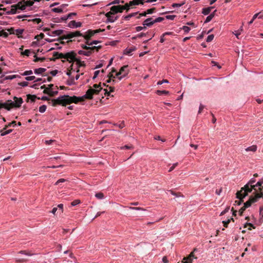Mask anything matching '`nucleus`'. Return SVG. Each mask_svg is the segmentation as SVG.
Listing matches in <instances>:
<instances>
[{"label": "nucleus", "mask_w": 263, "mask_h": 263, "mask_svg": "<svg viewBox=\"0 0 263 263\" xmlns=\"http://www.w3.org/2000/svg\"><path fill=\"white\" fill-rule=\"evenodd\" d=\"M100 91V89H93L90 87L86 92V94L83 97H78L75 96H69L68 95L61 96L57 99H52L51 102H49V104H51L52 106H56L57 105H61L66 106L71 103L77 104L79 102L84 101L85 99L91 100L93 99L94 95H98Z\"/></svg>", "instance_id": "1"}, {"label": "nucleus", "mask_w": 263, "mask_h": 263, "mask_svg": "<svg viewBox=\"0 0 263 263\" xmlns=\"http://www.w3.org/2000/svg\"><path fill=\"white\" fill-rule=\"evenodd\" d=\"M13 100L14 102H12L11 100H9L5 102L4 108L8 110H10L12 108H18L20 107L22 104L23 103V101L22 98H17L16 97H14Z\"/></svg>", "instance_id": "2"}, {"label": "nucleus", "mask_w": 263, "mask_h": 263, "mask_svg": "<svg viewBox=\"0 0 263 263\" xmlns=\"http://www.w3.org/2000/svg\"><path fill=\"white\" fill-rule=\"evenodd\" d=\"M76 55H77V54L74 51H71L70 52L64 53V60H62V62L63 63H64L66 60L67 61L69 62V63H72V64H71V66L70 67V68H71V69H73L72 68L73 63L74 62H75V61L77 59Z\"/></svg>", "instance_id": "3"}, {"label": "nucleus", "mask_w": 263, "mask_h": 263, "mask_svg": "<svg viewBox=\"0 0 263 263\" xmlns=\"http://www.w3.org/2000/svg\"><path fill=\"white\" fill-rule=\"evenodd\" d=\"M263 196L262 192L261 193H256L254 196H251L250 197L249 200L244 203L243 206L245 208H248L251 205V204L257 201L258 199Z\"/></svg>", "instance_id": "4"}, {"label": "nucleus", "mask_w": 263, "mask_h": 263, "mask_svg": "<svg viewBox=\"0 0 263 263\" xmlns=\"http://www.w3.org/2000/svg\"><path fill=\"white\" fill-rule=\"evenodd\" d=\"M256 182V180L254 178H252L249 182L244 186V187L241 189V190H243V191H246V193L248 194V193L251 192L252 189L256 190L255 187L256 186V184L254 185V183Z\"/></svg>", "instance_id": "5"}, {"label": "nucleus", "mask_w": 263, "mask_h": 263, "mask_svg": "<svg viewBox=\"0 0 263 263\" xmlns=\"http://www.w3.org/2000/svg\"><path fill=\"white\" fill-rule=\"evenodd\" d=\"M248 195L246 191H243V190H240L236 193V198H238V200H236L235 201V204L239 205L241 204V203L243 201V198Z\"/></svg>", "instance_id": "6"}, {"label": "nucleus", "mask_w": 263, "mask_h": 263, "mask_svg": "<svg viewBox=\"0 0 263 263\" xmlns=\"http://www.w3.org/2000/svg\"><path fill=\"white\" fill-rule=\"evenodd\" d=\"M128 67V65H124L120 69L119 72H116V76L117 77H119V79L120 80H121L123 77H125L128 74L129 72Z\"/></svg>", "instance_id": "7"}, {"label": "nucleus", "mask_w": 263, "mask_h": 263, "mask_svg": "<svg viewBox=\"0 0 263 263\" xmlns=\"http://www.w3.org/2000/svg\"><path fill=\"white\" fill-rule=\"evenodd\" d=\"M104 30V29L102 30L101 29L95 30L89 29L86 32V34L84 35L83 37L86 40H90V38L96 33H99L101 31H103Z\"/></svg>", "instance_id": "8"}, {"label": "nucleus", "mask_w": 263, "mask_h": 263, "mask_svg": "<svg viewBox=\"0 0 263 263\" xmlns=\"http://www.w3.org/2000/svg\"><path fill=\"white\" fill-rule=\"evenodd\" d=\"M197 251V249L195 248L190 255L184 257L183 260L181 261V263H192V260L193 258L197 259V257H196L194 255V252Z\"/></svg>", "instance_id": "9"}, {"label": "nucleus", "mask_w": 263, "mask_h": 263, "mask_svg": "<svg viewBox=\"0 0 263 263\" xmlns=\"http://www.w3.org/2000/svg\"><path fill=\"white\" fill-rule=\"evenodd\" d=\"M123 9L121 5L113 6L110 8V12L113 14H115L117 13L122 12Z\"/></svg>", "instance_id": "10"}, {"label": "nucleus", "mask_w": 263, "mask_h": 263, "mask_svg": "<svg viewBox=\"0 0 263 263\" xmlns=\"http://www.w3.org/2000/svg\"><path fill=\"white\" fill-rule=\"evenodd\" d=\"M113 15L114 14L109 11L105 14V16L107 18L108 22L113 23L118 19V17L117 16L114 17Z\"/></svg>", "instance_id": "11"}, {"label": "nucleus", "mask_w": 263, "mask_h": 263, "mask_svg": "<svg viewBox=\"0 0 263 263\" xmlns=\"http://www.w3.org/2000/svg\"><path fill=\"white\" fill-rule=\"evenodd\" d=\"M82 25L81 22H77L75 21H70L68 25V26L70 28H78L80 27Z\"/></svg>", "instance_id": "12"}, {"label": "nucleus", "mask_w": 263, "mask_h": 263, "mask_svg": "<svg viewBox=\"0 0 263 263\" xmlns=\"http://www.w3.org/2000/svg\"><path fill=\"white\" fill-rule=\"evenodd\" d=\"M13 5L14 6H15L16 10L20 9L21 10H24L26 9V5H25L24 1L20 2L17 4Z\"/></svg>", "instance_id": "13"}, {"label": "nucleus", "mask_w": 263, "mask_h": 263, "mask_svg": "<svg viewBox=\"0 0 263 263\" xmlns=\"http://www.w3.org/2000/svg\"><path fill=\"white\" fill-rule=\"evenodd\" d=\"M75 37L74 33V32H70L68 33H67L66 35H64L61 37H60L61 40H64V39H70L73 37Z\"/></svg>", "instance_id": "14"}, {"label": "nucleus", "mask_w": 263, "mask_h": 263, "mask_svg": "<svg viewBox=\"0 0 263 263\" xmlns=\"http://www.w3.org/2000/svg\"><path fill=\"white\" fill-rule=\"evenodd\" d=\"M64 32V30H57L52 31L50 34L49 33H48V34L49 35H53V36L60 35L63 34Z\"/></svg>", "instance_id": "15"}, {"label": "nucleus", "mask_w": 263, "mask_h": 263, "mask_svg": "<svg viewBox=\"0 0 263 263\" xmlns=\"http://www.w3.org/2000/svg\"><path fill=\"white\" fill-rule=\"evenodd\" d=\"M145 0H133L130 1V5L136 6L139 4H143Z\"/></svg>", "instance_id": "16"}, {"label": "nucleus", "mask_w": 263, "mask_h": 263, "mask_svg": "<svg viewBox=\"0 0 263 263\" xmlns=\"http://www.w3.org/2000/svg\"><path fill=\"white\" fill-rule=\"evenodd\" d=\"M151 18V23H152V25H154L156 23L161 22L164 20V17H158L155 19H153L152 17H149Z\"/></svg>", "instance_id": "17"}, {"label": "nucleus", "mask_w": 263, "mask_h": 263, "mask_svg": "<svg viewBox=\"0 0 263 263\" xmlns=\"http://www.w3.org/2000/svg\"><path fill=\"white\" fill-rule=\"evenodd\" d=\"M136 48L135 46H133L129 48H126L124 51V54H127V55H131V53L136 50Z\"/></svg>", "instance_id": "18"}, {"label": "nucleus", "mask_w": 263, "mask_h": 263, "mask_svg": "<svg viewBox=\"0 0 263 263\" xmlns=\"http://www.w3.org/2000/svg\"><path fill=\"white\" fill-rule=\"evenodd\" d=\"M53 56L56 57L58 59H64V53H60L58 52H54L53 54Z\"/></svg>", "instance_id": "19"}, {"label": "nucleus", "mask_w": 263, "mask_h": 263, "mask_svg": "<svg viewBox=\"0 0 263 263\" xmlns=\"http://www.w3.org/2000/svg\"><path fill=\"white\" fill-rule=\"evenodd\" d=\"M216 12V10H215L213 13H212L208 16H207L204 23H207L210 22L212 20V18L214 17L215 13Z\"/></svg>", "instance_id": "20"}, {"label": "nucleus", "mask_w": 263, "mask_h": 263, "mask_svg": "<svg viewBox=\"0 0 263 263\" xmlns=\"http://www.w3.org/2000/svg\"><path fill=\"white\" fill-rule=\"evenodd\" d=\"M12 132V129L6 130V129H4V128L2 130H0L1 135L2 136H4L7 134H9L11 133Z\"/></svg>", "instance_id": "21"}, {"label": "nucleus", "mask_w": 263, "mask_h": 263, "mask_svg": "<svg viewBox=\"0 0 263 263\" xmlns=\"http://www.w3.org/2000/svg\"><path fill=\"white\" fill-rule=\"evenodd\" d=\"M213 8V7H208V8H203L202 9V13L204 14V15H208L209 14L211 10Z\"/></svg>", "instance_id": "22"}, {"label": "nucleus", "mask_w": 263, "mask_h": 263, "mask_svg": "<svg viewBox=\"0 0 263 263\" xmlns=\"http://www.w3.org/2000/svg\"><path fill=\"white\" fill-rule=\"evenodd\" d=\"M151 18H148L146 19L143 22V25L146 26L147 27H151L152 26V23H151Z\"/></svg>", "instance_id": "23"}, {"label": "nucleus", "mask_w": 263, "mask_h": 263, "mask_svg": "<svg viewBox=\"0 0 263 263\" xmlns=\"http://www.w3.org/2000/svg\"><path fill=\"white\" fill-rule=\"evenodd\" d=\"M16 9L15 8V6H14V5L11 6V8L9 11H6V13L8 14H15L16 13Z\"/></svg>", "instance_id": "24"}, {"label": "nucleus", "mask_w": 263, "mask_h": 263, "mask_svg": "<svg viewBox=\"0 0 263 263\" xmlns=\"http://www.w3.org/2000/svg\"><path fill=\"white\" fill-rule=\"evenodd\" d=\"M46 70V69L45 68H39L37 69H35L34 70V73L35 74H39L42 73L43 72H44Z\"/></svg>", "instance_id": "25"}, {"label": "nucleus", "mask_w": 263, "mask_h": 263, "mask_svg": "<svg viewBox=\"0 0 263 263\" xmlns=\"http://www.w3.org/2000/svg\"><path fill=\"white\" fill-rule=\"evenodd\" d=\"M75 62H76V64L78 65V67L85 66V64L84 63V62H81L80 59L77 58Z\"/></svg>", "instance_id": "26"}, {"label": "nucleus", "mask_w": 263, "mask_h": 263, "mask_svg": "<svg viewBox=\"0 0 263 263\" xmlns=\"http://www.w3.org/2000/svg\"><path fill=\"white\" fill-rule=\"evenodd\" d=\"M138 14V12H134L130 13L126 16H123V18L125 20H129L132 17Z\"/></svg>", "instance_id": "27"}, {"label": "nucleus", "mask_w": 263, "mask_h": 263, "mask_svg": "<svg viewBox=\"0 0 263 263\" xmlns=\"http://www.w3.org/2000/svg\"><path fill=\"white\" fill-rule=\"evenodd\" d=\"M133 5H130V2L128 3L125 4L124 5L122 6L123 11L126 10L127 11L130 9V7H132Z\"/></svg>", "instance_id": "28"}, {"label": "nucleus", "mask_w": 263, "mask_h": 263, "mask_svg": "<svg viewBox=\"0 0 263 263\" xmlns=\"http://www.w3.org/2000/svg\"><path fill=\"white\" fill-rule=\"evenodd\" d=\"M263 179H262L261 180L258 181L257 183L256 184V186H261V187L259 188V190L260 191V193L261 192H263V191H262V190L263 189Z\"/></svg>", "instance_id": "29"}, {"label": "nucleus", "mask_w": 263, "mask_h": 263, "mask_svg": "<svg viewBox=\"0 0 263 263\" xmlns=\"http://www.w3.org/2000/svg\"><path fill=\"white\" fill-rule=\"evenodd\" d=\"M257 150V146L256 145H252L251 146L248 147L246 149V151H252V152H255Z\"/></svg>", "instance_id": "30"}, {"label": "nucleus", "mask_w": 263, "mask_h": 263, "mask_svg": "<svg viewBox=\"0 0 263 263\" xmlns=\"http://www.w3.org/2000/svg\"><path fill=\"white\" fill-rule=\"evenodd\" d=\"M156 93L158 95H168L169 94V91L166 90H157Z\"/></svg>", "instance_id": "31"}, {"label": "nucleus", "mask_w": 263, "mask_h": 263, "mask_svg": "<svg viewBox=\"0 0 263 263\" xmlns=\"http://www.w3.org/2000/svg\"><path fill=\"white\" fill-rule=\"evenodd\" d=\"M27 100H30L32 102H34L35 99H36V96L35 95H28L27 96Z\"/></svg>", "instance_id": "32"}, {"label": "nucleus", "mask_w": 263, "mask_h": 263, "mask_svg": "<svg viewBox=\"0 0 263 263\" xmlns=\"http://www.w3.org/2000/svg\"><path fill=\"white\" fill-rule=\"evenodd\" d=\"M101 48H102L101 46H92V47H90V49H89V50H91L92 53L95 50H96L97 51H98Z\"/></svg>", "instance_id": "33"}, {"label": "nucleus", "mask_w": 263, "mask_h": 263, "mask_svg": "<svg viewBox=\"0 0 263 263\" xmlns=\"http://www.w3.org/2000/svg\"><path fill=\"white\" fill-rule=\"evenodd\" d=\"M16 125V122L15 121H12L11 123H9L7 125H6L4 127V129H6L8 127H10L11 125H13V126H15Z\"/></svg>", "instance_id": "34"}, {"label": "nucleus", "mask_w": 263, "mask_h": 263, "mask_svg": "<svg viewBox=\"0 0 263 263\" xmlns=\"http://www.w3.org/2000/svg\"><path fill=\"white\" fill-rule=\"evenodd\" d=\"M52 11L56 13H62L63 12V10H62V8H60V7L58 8H54L52 9Z\"/></svg>", "instance_id": "35"}, {"label": "nucleus", "mask_w": 263, "mask_h": 263, "mask_svg": "<svg viewBox=\"0 0 263 263\" xmlns=\"http://www.w3.org/2000/svg\"><path fill=\"white\" fill-rule=\"evenodd\" d=\"M74 78H71L69 80H68L67 81V84L68 85H72L73 84H74Z\"/></svg>", "instance_id": "36"}, {"label": "nucleus", "mask_w": 263, "mask_h": 263, "mask_svg": "<svg viewBox=\"0 0 263 263\" xmlns=\"http://www.w3.org/2000/svg\"><path fill=\"white\" fill-rule=\"evenodd\" d=\"M259 13H260V12H259V13H257L253 15V17H252V20H251L250 22H248V24H249V25H251V24H252L253 23L254 21V20L257 18V17L259 15Z\"/></svg>", "instance_id": "37"}, {"label": "nucleus", "mask_w": 263, "mask_h": 263, "mask_svg": "<svg viewBox=\"0 0 263 263\" xmlns=\"http://www.w3.org/2000/svg\"><path fill=\"white\" fill-rule=\"evenodd\" d=\"M33 4L34 2L32 0L25 1V5H26V7L27 6H31L33 5Z\"/></svg>", "instance_id": "38"}, {"label": "nucleus", "mask_w": 263, "mask_h": 263, "mask_svg": "<svg viewBox=\"0 0 263 263\" xmlns=\"http://www.w3.org/2000/svg\"><path fill=\"white\" fill-rule=\"evenodd\" d=\"M76 15L77 13L76 12L70 13L67 15H66V18L68 19H72L74 16Z\"/></svg>", "instance_id": "39"}, {"label": "nucleus", "mask_w": 263, "mask_h": 263, "mask_svg": "<svg viewBox=\"0 0 263 263\" xmlns=\"http://www.w3.org/2000/svg\"><path fill=\"white\" fill-rule=\"evenodd\" d=\"M34 57L35 58V59L34 60V62H37L38 61L43 62L45 60V58H44V57L37 58V57H36V55H35Z\"/></svg>", "instance_id": "40"}, {"label": "nucleus", "mask_w": 263, "mask_h": 263, "mask_svg": "<svg viewBox=\"0 0 263 263\" xmlns=\"http://www.w3.org/2000/svg\"><path fill=\"white\" fill-rule=\"evenodd\" d=\"M46 108L45 105H43L39 107V111L41 113H43L45 111Z\"/></svg>", "instance_id": "41"}, {"label": "nucleus", "mask_w": 263, "mask_h": 263, "mask_svg": "<svg viewBox=\"0 0 263 263\" xmlns=\"http://www.w3.org/2000/svg\"><path fill=\"white\" fill-rule=\"evenodd\" d=\"M23 29H16L15 30V34L20 37V35H21L23 33Z\"/></svg>", "instance_id": "42"}, {"label": "nucleus", "mask_w": 263, "mask_h": 263, "mask_svg": "<svg viewBox=\"0 0 263 263\" xmlns=\"http://www.w3.org/2000/svg\"><path fill=\"white\" fill-rule=\"evenodd\" d=\"M4 36L6 38L8 36V33L4 30L0 31V36Z\"/></svg>", "instance_id": "43"}, {"label": "nucleus", "mask_w": 263, "mask_h": 263, "mask_svg": "<svg viewBox=\"0 0 263 263\" xmlns=\"http://www.w3.org/2000/svg\"><path fill=\"white\" fill-rule=\"evenodd\" d=\"M156 10V9L155 8H152L147 9L146 10V13H147V14H152V13L155 12Z\"/></svg>", "instance_id": "44"}, {"label": "nucleus", "mask_w": 263, "mask_h": 263, "mask_svg": "<svg viewBox=\"0 0 263 263\" xmlns=\"http://www.w3.org/2000/svg\"><path fill=\"white\" fill-rule=\"evenodd\" d=\"M44 37V34L43 33H41L40 34L36 35L35 36V39H36L37 41H39L40 39H43Z\"/></svg>", "instance_id": "45"}, {"label": "nucleus", "mask_w": 263, "mask_h": 263, "mask_svg": "<svg viewBox=\"0 0 263 263\" xmlns=\"http://www.w3.org/2000/svg\"><path fill=\"white\" fill-rule=\"evenodd\" d=\"M28 21H32L36 24H39L41 22V19L39 18H36L32 20H29Z\"/></svg>", "instance_id": "46"}, {"label": "nucleus", "mask_w": 263, "mask_h": 263, "mask_svg": "<svg viewBox=\"0 0 263 263\" xmlns=\"http://www.w3.org/2000/svg\"><path fill=\"white\" fill-rule=\"evenodd\" d=\"M95 196L99 199H102L104 197V195L102 193H98L95 195Z\"/></svg>", "instance_id": "47"}, {"label": "nucleus", "mask_w": 263, "mask_h": 263, "mask_svg": "<svg viewBox=\"0 0 263 263\" xmlns=\"http://www.w3.org/2000/svg\"><path fill=\"white\" fill-rule=\"evenodd\" d=\"M214 37V35H213V34L209 35L207 37L206 40V41L207 42H211V41L213 40Z\"/></svg>", "instance_id": "48"}, {"label": "nucleus", "mask_w": 263, "mask_h": 263, "mask_svg": "<svg viewBox=\"0 0 263 263\" xmlns=\"http://www.w3.org/2000/svg\"><path fill=\"white\" fill-rule=\"evenodd\" d=\"M30 53V50L26 49L24 51L22 52L21 54L24 55L29 56Z\"/></svg>", "instance_id": "49"}, {"label": "nucleus", "mask_w": 263, "mask_h": 263, "mask_svg": "<svg viewBox=\"0 0 263 263\" xmlns=\"http://www.w3.org/2000/svg\"><path fill=\"white\" fill-rule=\"evenodd\" d=\"M181 29H182V30H184V31L185 32H186V33L189 32L190 31V30H191V29H190V28L189 27H188V26H183V27H182V28Z\"/></svg>", "instance_id": "50"}, {"label": "nucleus", "mask_w": 263, "mask_h": 263, "mask_svg": "<svg viewBox=\"0 0 263 263\" xmlns=\"http://www.w3.org/2000/svg\"><path fill=\"white\" fill-rule=\"evenodd\" d=\"M80 203V200L77 199V200H75L73 201H72L71 203V206H75V205H78Z\"/></svg>", "instance_id": "51"}, {"label": "nucleus", "mask_w": 263, "mask_h": 263, "mask_svg": "<svg viewBox=\"0 0 263 263\" xmlns=\"http://www.w3.org/2000/svg\"><path fill=\"white\" fill-rule=\"evenodd\" d=\"M247 226H249V228H248V230H251L252 228L255 229V227L251 223H246L245 225V228H246Z\"/></svg>", "instance_id": "52"}, {"label": "nucleus", "mask_w": 263, "mask_h": 263, "mask_svg": "<svg viewBox=\"0 0 263 263\" xmlns=\"http://www.w3.org/2000/svg\"><path fill=\"white\" fill-rule=\"evenodd\" d=\"M32 71L30 70H27V71H25L23 74L22 75L23 76H29V75H30L31 74H32Z\"/></svg>", "instance_id": "53"}, {"label": "nucleus", "mask_w": 263, "mask_h": 263, "mask_svg": "<svg viewBox=\"0 0 263 263\" xmlns=\"http://www.w3.org/2000/svg\"><path fill=\"white\" fill-rule=\"evenodd\" d=\"M231 221V219H228L226 221H222V223L223 224V226L225 227V228H227L228 226V224Z\"/></svg>", "instance_id": "54"}, {"label": "nucleus", "mask_w": 263, "mask_h": 263, "mask_svg": "<svg viewBox=\"0 0 263 263\" xmlns=\"http://www.w3.org/2000/svg\"><path fill=\"white\" fill-rule=\"evenodd\" d=\"M184 4V3H181V4L174 3L172 5V7H174V8L179 7L182 6Z\"/></svg>", "instance_id": "55"}, {"label": "nucleus", "mask_w": 263, "mask_h": 263, "mask_svg": "<svg viewBox=\"0 0 263 263\" xmlns=\"http://www.w3.org/2000/svg\"><path fill=\"white\" fill-rule=\"evenodd\" d=\"M129 208L130 209H132V210L145 211V209H144L143 208H141V207H132V206H130V207H129Z\"/></svg>", "instance_id": "56"}, {"label": "nucleus", "mask_w": 263, "mask_h": 263, "mask_svg": "<svg viewBox=\"0 0 263 263\" xmlns=\"http://www.w3.org/2000/svg\"><path fill=\"white\" fill-rule=\"evenodd\" d=\"M176 16L174 15H166L165 16V17L167 20H173Z\"/></svg>", "instance_id": "57"}, {"label": "nucleus", "mask_w": 263, "mask_h": 263, "mask_svg": "<svg viewBox=\"0 0 263 263\" xmlns=\"http://www.w3.org/2000/svg\"><path fill=\"white\" fill-rule=\"evenodd\" d=\"M87 51H84V55L90 56L92 53L90 50H86Z\"/></svg>", "instance_id": "58"}, {"label": "nucleus", "mask_w": 263, "mask_h": 263, "mask_svg": "<svg viewBox=\"0 0 263 263\" xmlns=\"http://www.w3.org/2000/svg\"><path fill=\"white\" fill-rule=\"evenodd\" d=\"M18 85L21 86L25 87V86H28V83L27 82L24 81V82L18 83Z\"/></svg>", "instance_id": "59"}, {"label": "nucleus", "mask_w": 263, "mask_h": 263, "mask_svg": "<svg viewBox=\"0 0 263 263\" xmlns=\"http://www.w3.org/2000/svg\"><path fill=\"white\" fill-rule=\"evenodd\" d=\"M93 89H100V91L102 89V88L101 87L100 84H95L93 85Z\"/></svg>", "instance_id": "60"}, {"label": "nucleus", "mask_w": 263, "mask_h": 263, "mask_svg": "<svg viewBox=\"0 0 263 263\" xmlns=\"http://www.w3.org/2000/svg\"><path fill=\"white\" fill-rule=\"evenodd\" d=\"M35 79V76H28L25 78V79L27 81H32L34 80Z\"/></svg>", "instance_id": "61"}, {"label": "nucleus", "mask_w": 263, "mask_h": 263, "mask_svg": "<svg viewBox=\"0 0 263 263\" xmlns=\"http://www.w3.org/2000/svg\"><path fill=\"white\" fill-rule=\"evenodd\" d=\"M17 77H18L17 75L8 76L6 77V79L12 80L14 78Z\"/></svg>", "instance_id": "62"}, {"label": "nucleus", "mask_w": 263, "mask_h": 263, "mask_svg": "<svg viewBox=\"0 0 263 263\" xmlns=\"http://www.w3.org/2000/svg\"><path fill=\"white\" fill-rule=\"evenodd\" d=\"M8 32H9L10 34H15V30L13 28H10L6 29Z\"/></svg>", "instance_id": "63"}, {"label": "nucleus", "mask_w": 263, "mask_h": 263, "mask_svg": "<svg viewBox=\"0 0 263 263\" xmlns=\"http://www.w3.org/2000/svg\"><path fill=\"white\" fill-rule=\"evenodd\" d=\"M74 35H75V37L76 36H83L84 35H82V34L79 31H76L75 32H74Z\"/></svg>", "instance_id": "64"}]
</instances>
